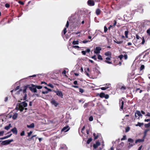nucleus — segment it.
Returning <instances> with one entry per match:
<instances>
[{"label": "nucleus", "instance_id": "obj_23", "mask_svg": "<svg viewBox=\"0 0 150 150\" xmlns=\"http://www.w3.org/2000/svg\"><path fill=\"white\" fill-rule=\"evenodd\" d=\"M144 125V123H140L139 122H138L137 124H136L135 126H139L140 127H141L143 126Z\"/></svg>", "mask_w": 150, "mask_h": 150}, {"label": "nucleus", "instance_id": "obj_37", "mask_svg": "<svg viewBox=\"0 0 150 150\" xmlns=\"http://www.w3.org/2000/svg\"><path fill=\"white\" fill-rule=\"evenodd\" d=\"M147 34L149 35L150 36V28H149L146 31Z\"/></svg>", "mask_w": 150, "mask_h": 150}, {"label": "nucleus", "instance_id": "obj_56", "mask_svg": "<svg viewBox=\"0 0 150 150\" xmlns=\"http://www.w3.org/2000/svg\"><path fill=\"white\" fill-rule=\"evenodd\" d=\"M136 38L137 40L139 39H141V38H140V37L137 35H136Z\"/></svg>", "mask_w": 150, "mask_h": 150}, {"label": "nucleus", "instance_id": "obj_24", "mask_svg": "<svg viewBox=\"0 0 150 150\" xmlns=\"http://www.w3.org/2000/svg\"><path fill=\"white\" fill-rule=\"evenodd\" d=\"M79 42L78 40H74L72 42L73 45H78Z\"/></svg>", "mask_w": 150, "mask_h": 150}, {"label": "nucleus", "instance_id": "obj_5", "mask_svg": "<svg viewBox=\"0 0 150 150\" xmlns=\"http://www.w3.org/2000/svg\"><path fill=\"white\" fill-rule=\"evenodd\" d=\"M101 48L99 47H96L95 50L94 51V53L96 54H98L100 52V51L101 50Z\"/></svg>", "mask_w": 150, "mask_h": 150}, {"label": "nucleus", "instance_id": "obj_39", "mask_svg": "<svg viewBox=\"0 0 150 150\" xmlns=\"http://www.w3.org/2000/svg\"><path fill=\"white\" fill-rule=\"evenodd\" d=\"M93 120V117L92 116H91L89 118V120L90 121H92Z\"/></svg>", "mask_w": 150, "mask_h": 150}, {"label": "nucleus", "instance_id": "obj_58", "mask_svg": "<svg viewBox=\"0 0 150 150\" xmlns=\"http://www.w3.org/2000/svg\"><path fill=\"white\" fill-rule=\"evenodd\" d=\"M96 55H94L93 56H92L91 58L92 59H94L95 60H96L97 59H96Z\"/></svg>", "mask_w": 150, "mask_h": 150}, {"label": "nucleus", "instance_id": "obj_38", "mask_svg": "<svg viewBox=\"0 0 150 150\" xmlns=\"http://www.w3.org/2000/svg\"><path fill=\"white\" fill-rule=\"evenodd\" d=\"M47 85L48 86H49L51 88H54V86L53 85H52V84H51L49 83V84H47Z\"/></svg>", "mask_w": 150, "mask_h": 150}, {"label": "nucleus", "instance_id": "obj_28", "mask_svg": "<svg viewBox=\"0 0 150 150\" xmlns=\"http://www.w3.org/2000/svg\"><path fill=\"white\" fill-rule=\"evenodd\" d=\"M105 96V94L103 93H101L100 94V97L101 98H103Z\"/></svg>", "mask_w": 150, "mask_h": 150}, {"label": "nucleus", "instance_id": "obj_61", "mask_svg": "<svg viewBox=\"0 0 150 150\" xmlns=\"http://www.w3.org/2000/svg\"><path fill=\"white\" fill-rule=\"evenodd\" d=\"M88 42H90V41H88V40H83V43H86Z\"/></svg>", "mask_w": 150, "mask_h": 150}, {"label": "nucleus", "instance_id": "obj_22", "mask_svg": "<svg viewBox=\"0 0 150 150\" xmlns=\"http://www.w3.org/2000/svg\"><path fill=\"white\" fill-rule=\"evenodd\" d=\"M135 113L136 114H137L139 117L142 116L141 112L139 111H137Z\"/></svg>", "mask_w": 150, "mask_h": 150}, {"label": "nucleus", "instance_id": "obj_4", "mask_svg": "<svg viewBox=\"0 0 150 150\" xmlns=\"http://www.w3.org/2000/svg\"><path fill=\"white\" fill-rule=\"evenodd\" d=\"M119 104L120 106V110H122L123 109L124 104V101L122 99L120 100Z\"/></svg>", "mask_w": 150, "mask_h": 150}, {"label": "nucleus", "instance_id": "obj_10", "mask_svg": "<svg viewBox=\"0 0 150 150\" xmlns=\"http://www.w3.org/2000/svg\"><path fill=\"white\" fill-rule=\"evenodd\" d=\"M69 128L68 126H66L64 127L62 130V132H67L69 130Z\"/></svg>", "mask_w": 150, "mask_h": 150}, {"label": "nucleus", "instance_id": "obj_54", "mask_svg": "<svg viewBox=\"0 0 150 150\" xmlns=\"http://www.w3.org/2000/svg\"><path fill=\"white\" fill-rule=\"evenodd\" d=\"M42 93L43 94H46L48 93V92L47 91H42Z\"/></svg>", "mask_w": 150, "mask_h": 150}, {"label": "nucleus", "instance_id": "obj_34", "mask_svg": "<svg viewBox=\"0 0 150 150\" xmlns=\"http://www.w3.org/2000/svg\"><path fill=\"white\" fill-rule=\"evenodd\" d=\"M98 59L100 60H102L103 59V58H102V56L100 54L98 55Z\"/></svg>", "mask_w": 150, "mask_h": 150}, {"label": "nucleus", "instance_id": "obj_32", "mask_svg": "<svg viewBox=\"0 0 150 150\" xmlns=\"http://www.w3.org/2000/svg\"><path fill=\"white\" fill-rule=\"evenodd\" d=\"M141 39H142V42H141V44H142V45H144V43H145V40H144V37H142V38H141Z\"/></svg>", "mask_w": 150, "mask_h": 150}, {"label": "nucleus", "instance_id": "obj_18", "mask_svg": "<svg viewBox=\"0 0 150 150\" xmlns=\"http://www.w3.org/2000/svg\"><path fill=\"white\" fill-rule=\"evenodd\" d=\"M11 127V124H9L8 126H6L5 127L4 129L8 130Z\"/></svg>", "mask_w": 150, "mask_h": 150}, {"label": "nucleus", "instance_id": "obj_12", "mask_svg": "<svg viewBox=\"0 0 150 150\" xmlns=\"http://www.w3.org/2000/svg\"><path fill=\"white\" fill-rule=\"evenodd\" d=\"M106 60H105L104 62L108 64H111L112 62H111L109 61H108L110 60L111 59L110 57H108L106 58Z\"/></svg>", "mask_w": 150, "mask_h": 150}, {"label": "nucleus", "instance_id": "obj_21", "mask_svg": "<svg viewBox=\"0 0 150 150\" xmlns=\"http://www.w3.org/2000/svg\"><path fill=\"white\" fill-rule=\"evenodd\" d=\"M18 115V114L17 113H15L14 115L13 116V120H15L16 119Z\"/></svg>", "mask_w": 150, "mask_h": 150}, {"label": "nucleus", "instance_id": "obj_35", "mask_svg": "<svg viewBox=\"0 0 150 150\" xmlns=\"http://www.w3.org/2000/svg\"><path fill=\"white\" fill-rule=\"evenodd\" d=\"M145 127L146 128H148L150 127V122L148 124H145Z\"/></svg>", "mask_w": 150, "mask_h": 150}, {"label": "nucleus", "instance_id": "obj_62", "mask_svg": "<svg viewBox=\"0 0 150 150\" xmlns=\"http://www.w3.org/2000/svg\"><path fill=\"white\" fill-rule=\"evenodd\" d=\"M69 26V23L68 21H67L66 26V27L68 28Z\"/></svg>", "mask_w": 150, "mask_h": 150}, {"label": "nucleus", "instance_id": "obj_49", "mask_svg": "<svg viewBox=\"0 0 150 150\" xmlns=\"http://www.w3.org/2000/svg\"><path fill=\"white\" fill-rule=\"evenodd\" d=\"M85 128V126H83L81 129V132L83 133H84V131Z\"/></svg>", "mask_w": 150, "mask_h": 150}, {"label": "nucleus", "instance_id": "obj_1", "mask_svg": "<svg viewBox=\"0 0 150 150\" xmlns=\"http://www.w3.org/2000/svg\"><path fill=\"white\" fill-rule=\"evenodd\" d=\"M28 104L25 101L21 103H19L18 106V109L21 112L23 111L24 109V108L26 107L27 106Z\"/></svg>", "mask_w": 150, "mask_h": 150}, {"label": "nucleus", "instance_id": "obj_63", "mask_svg": "<svg viewBox=\"0 0 150 150\" xmlns=\"http://www.w3.org/2000/svg\"><path fill=\"white\" fill-rule=\"evenodd\" d=\"M81 53L83 55H85L86 54V51H81Z\"/></svg>", "mask_w": 150, "mask_h": 150}, {"label": "nucleus", "instance_id": "obj_48", "mask_svg": "<svg viewBox=\"0 0 150 150\" xmlns=\"http://www.w3.org/2000/svg\"><path fill=\"white\" fill-rule=\"evenodd\" d=\"M108 30V28L106 26H105L104 27V32L106 33Z\"/></svg>", "mask_w": 150, "mask_h": 150}, {"label": "nucleus", "instance_id": "obj_9", "mask_svg": "<svg viewBox=\"0 0 150 150\" xmlns=\"http://www.w3.org/2000/svg\"><path fill=\"white\" fill-rule=\"evenodd\" d=\"M100 145V142L97 141L96 142V144H94L93 145V147L94 149H96Z\"/></svg>", "mask_w": 150, "mask_h": 150}, {"label": "nucleus", "instance_id": "obj_29", "mask_svg": "<svg viewBox=\"0 0 150 150\" xmlns=\"http://www.w3.org/2000/svg\"><path fill=\"white\" fill-rule=\"evenodd\" d=\"M19 86H17L16 87V88L14 89H13V90H12L11 91V92L12 93L13 91H16L17 90H18L19 89Z\"/></svg>", "mask_w": 150, "mask_h": 150}, {"label": "nucleus", "instance_id": "obj_55", "mask_svg": "<svg viewBox=\"0 0 150 150\" xmlns=\"http://www.w3.org/2000/svg\"><path fill=\"white\" fill-rule=\"evenodd\" d=\"M64 34L65 35L67 32L66 28H64L63 30Z\"/></svg>", "mask_w": 150, "mask_h": 150}, {"label": "nucleus", "instance_id": "obj_27", "mask_svg": "<svg viewBox=\"0 0 150 150\" xmlns=\"http://www.w3.org/2000/svg\"><path fill=\"white\" fill-rule=\"evenodd\" d=\"M61 148L62 149H64L66 150L67 149V147L66 146V145L64 144L62 145V146H61Z\"/></svg>", "mask_w": 150, "mask_h": 150}, {"label": "nucleus", "instance_id": "obj_60", "mask_svg": "<svg viewBox=\"0 0 150 150\" xmlns=\"http://www.w3.org/2000/svg\"><path fill=\"white\" fill-rule=\"evenodd\" d=\"M123 57L125 59H127V54H125Z\"/></svg>", "mask_w": 150, "mask_h": 150}, {"label": "nucleus", "instance_id": "obj_51", "mask_svg": "<svg viewBox=\"0 0 150 150\" xmlns=\"http://www.w3.org/2000/svg\"><path fill=\"white\" fill-rule=\"evenodd\" d=\"M72 47L75 49L79 48V47L78 46H73Z\"/></svg>", "mask_w": 150, "mask_h": 150}, {"label": "nucleus", "instance_id": "obj_45", "mask_svg": "<svg viewBox=\"0 0 150 150\" xmlns=\"http://www.w3.org/2000/svg\"><path fill=\"white\" fill-rule=\"evenodd\" d=\"M122 42H123L122 41H117L115 42L117 44H121L122 43Z\"/></svg>", "mask_w": 150, "mask_h": 150}, {"label": "nucleus", "instance_id": "obj_33", "mask_svg": "<svg viewBox=\"0 0 150 150\" xmlns=\"http://www.w3.org/2000/svg\"><path fill=\"white\" fill-rule=\"evenodd\" d=\"M92 140V139L91 138L89 139L87 141V144H89L90 142Z\"/></svg>", "mask_w": 150, "mask_h": 150}, {"label": "nucleus", "instance_id": "obj_40", "mask_svg": "<svg viewBox=\"0 0 150 150\" xmlns=\"http://www.w3.org/2000/svg\"><path fill=\"white\" fill-rule=\"evenodd\" d=\"M144 65H142L141 67H140V70H142L143 69H144Z\"/></svg>", "mask_w": 150, "mask_h": 150}, {"label": "nucleus", "instance_id": "obj_11", "mask_svg": "<svg viewBox=\"0 0 150 150\" xmlns=\"http://www.w3.org/2000/svg\"><path fill=\"white\" fill-rule=\"evenodd\" d=\"M148 57V54L146 53L145 54H144L143 57V60L145 61L147 60Z\"/></svg>", "mask_w": 150, "mask_h": 150}, {"label": "nucleus", "instance_id": "obj_64", "mask_svg": "<svg viewBox=\"0 0 150 150\" xmlns=\"http://www.w3.org/2000/svg\"><path fill=\"white\" fill-rule=\"evenodd\" d=\"M146 116L150 117V113L149 112H147V114L146 115Z\"/></svg>", "mask_w": 150, "mask_h": 150}, {"label": "nucleus", "instance_id": "obj_42", "mask_svg": "<svg viewBox=\"0 0 150 150\" xmlns=\"http://www.w3.org/2000/svg\"><path fill=\"white\" fill-rule=\"evenodd\" d=\"M123 57V55L122 54H121L120 56H119L118 58H119L120 60H122V59Z\"/></svg>", "mask_w": 150, "mask_h": 150}, {"label": "nucleus", "instance_id": "obj_14", "mask_svg": "<svg viewBox=\"0 0 150 150\" xmlns=\"http://www.w3.org/2000/svg\"><path fill=\"white\" fill-rule=\"evenodd\" d=\"M51 103L52 105H54L55 107L57 106V105L58 104L54 100H52L51 101Z\"/></svg>", "mask_w": 150, "mask_h": 150}, {"label": "nucleus", "instance_id": "obj_2", "mask_svg": "<svg viewBox=\"0 0 150 150\" xmlns=\"http://www.w3.org/2000/svg\"><path fill=\"white\" fill-rule=\"evenodd\" d=\"M13 141V140H7L3 141L1 142V144L2 145H7Z\"/></svg>", "mask_w": 150, "mask_h": 150}, {"label": "nucleus", "instance_id": "obj_30", "mask_svg": "<svg viewBox=\"0 0 150 150\" xmlns=\"http://www.w3.org/2000/svg\"><path fill=\"white\" fill-rule=\"evenodd\" d=\"M93 135V136L94 137V139H96L98 138V135H96V134L95 133H94Z\"/></svg>", "mask_w": 150, "mask_h": 150}, {"label": "nucleus", "instance_id": "obj_25", "mask_svg": "<svg viewBox=\"0 0 150 150\" xmlns=\"http://www.w3.org/2000/svg\"><path fill=\"white\" fill-rule=\"evenodd\" d=\"M33 87H35L36 88L38 89H41L42 88V86H36L35 85H33Z\"/></svg>", "mask_w": 150, "mask_h": 150}, {"label": "nucleus", "instance_id": "obj_46", "mask_svg": "<svg viewBox=\"0 0 150 150\" xmlns=\"http://www.w3.org/2000/svg\"><path fill=\"white\" fill-rule=\"evenodd\" d=\"M126 89V87L123 86H122L120 88V89L121 90H125Z\"/></svg>", "mask_w": 150, "mask_h": 150}, {"label": "nucleus", "instance_id": "obj_57", "mask_svg": "<svg viewBox=\"0 0 150 150\" xmlns=\"http://www.w3.org/2000/svg\"><path fill=\"white\" fill-rule=\"evenodd\" d=\"M27 96L26 94H25L23 98V100H26Z\"/></svg>", "mask_w": 150, "mask_h": 150}, {"label": "nucleus", "instance_id": "obj_13", "mask_svg": "<svg viewBox=\"0 0 150 150\" xmlns=\"http://www.w3.org/2000/svg\"><path fill=\"white\" fill-rule=\"evenodd\" d=\"M11 131L13 132V133L15 134H17V130L16 127H14L13 129H12L11 130Z\"/></svg>", "mask_w": 150, "mask_h": 150}, {"label": "nucleus", "instance_id": "obj_36", "mask_svg": "<svg viewBox=\"0 0 150 150\" xmlns=\"http://www.w3.org/2000/svg\"><path fill=\"white\" fill-rule=\"evenodd\" d=\"M136 91L137 92H139V93H141L142 91V90H140L139 88H136Z\"/></svg>", "mask_w": 150, "mask_h": 150}, {"label": "nucleus", "instance_id": "obj_3", "mask_svg": "<svg viewBox=\"0 0 150 150\" xmlns=\"http://www.w3.org/2000/svg\"><path fill=\"white\" fill-rule=\"evenodd\" d=\"M94 1H98V0H88L87 1V4L89 6H93L95 4Z\"/></svg>", "mask_w": 150, "mask_h": 150}, {"label": "nucleus", "instance_id": "obj_50", "mask_svg": "<svg viewBox=\"0 0 150 150\" xmlns=\"http://www.w3.org/2000/svg\"><path fill=\"white\" fill-rule=\"evenodd\" d=\"M32 133H33V132L31 131H30L28 133V137H30L31 135V134H32Z\"/></svg>", "mask_w": 150, "mask_h": 150}, {"label": "nucleus", "instance_id": "obj_52", "mask_svg": "<svg viewBox=\"0 0 150 150\" xmlns=\"http://www.w3.org/2000/svg\"><path fill=\"white\" fill-rule=\"evenodd\" d=\"M4 133V131H1L0 132V136H2Z\"/></svg>", "mask_w": 150, "mask_h": 150}, {"label": "nucleus", "instance_id": "obj_43", "mask_svg": "<svg viewBox=\"0 0 150 150\" xmlns=\"http://www.w3.org/2000/svg\"><path fill=\"white\" fill-rule=\"evenodd\" d=\"M126 139V135H124L123 136V137L121 138V140H123Z\"/></svg>", "mask_w": 150, "mask_h": 150}, {"label": "nucleus", "instance_id": "obj_7", "mask_svg": "<svg viewBox=\"0 0 150 150\" xmlns=\"http://www.w3.org/2000/svg\"><path fill=\"white\" fill-rule=\"evenodd\" d=\"M124 20L126 21L127 22H128L130 20H131L132 19V17H129L127 16L126 15H125L124 16Z\"/></svg>", "mask_w": 150, "mask_h": 150}, {"label": "nucleus", "instance_id": "obj_59", "mask_svg": "<svg viewBox=\"0 0 150 150\" xmlns=\"http://www.w3.org/2000/svg\"><path fill=\"white\" fill-rule=\"evenodd\" d=\"M130 129V128L129 127H127V128L126 129V132H128Z\"/></svg>", "mask_w": 150, "mask_h": 150}, {"label": "nucleus", "instance_id": "obj_53", "mask_svg": "<svg viewBox=\"0 0 150 150\" xmlns=\"http://www.w3.org/2000/svg\"><path fill=\"white\" fill-rule=\"evenodd\" d=\"M105 99H108L109 97V96L108 94H105V96L104 97Z\"/></svg>", "mask_w": 150, "mask_h": 150}, {"label": "nucleus", "instance_id": "obj_47", "mask_svg": "<svg viewBox=\"0 0 150 150\" xmlns=\"http://www.w3.org/2000/svg\"><path fill=\"white\" fill-rule=\"evenodd\" d=\"M10 5L8 3H6L5 4V7L7 8H9L10 7Z\"/></svg>", "mask_w": 150, "mask_h": 150}, {"label": "nucleus", "instance_id": "obj_6", "mask_svg": "<svg viewBox=\"0 0 150 150\" xmlns=\"http://www.w3.org/2000/svg\"><path fill=\"white\" fill-rule=\"evenodd\" d=\"M54 92L56 93L57 95L60 97L61 98H63V95L61 91H54Z\"/></svg>", "mask_w": 150, "mask_h": 150}, {"label": "nucleus", "instance_id": "obj_15", "mask_svg": "<svg viewBox=\"0 0 150 150\" xmlns=\"http://www.w3.org/2000/svg\"><path fill=\"white\" fill-rule=\"evenodd\" d=\"M107 85H108L107 87H104L101 88V89L102 90H105L106 89L110 87V85L109 84H107Z\"/></svg>", "mask_w": 150, "mask_h": 150}, {"label": "nucleus", "instance_id": "obj_19", "mask_svg": "<svg viewBox=\"0 0 150 150\" xmlns=\"http://www.w3.org/2000/svg\"><path fill=\"white\" fill-rule=\"evenodd\" d=\"M105 55L106 56L111 57V53L110 52L108 51L105 53Z\"/></svg>", "mask_w": 150, "mask_h": 150}, {"label": "nucleus", "instance_id": "obj_17", "mask_svg": "<svg viewBox=\"0 0 150 150\" xmlns=\"http://www.w3.org/2000/svg\"><path fill=\"white\" fill-rule=\"evenodd\" d=\"M35 127V125L34 123H32L30 125H27V127L28 128H33Z\"/></svg>", "mask_w": 150, "mask_h": 150}, {"label": "nucleus", "instance_id": "obj_41", "mask_svg": "<svg viewBox=\"0 0 150 150\" xmlns=\"http://www.w3.org/2000/svg\"><path fill=\"white\" fill-rule=\"evenodd\" d=\"M79 91L81 93H82L84 92V91L83 89L81 88H80L79 89Z\"/></svg>", "mask_w": 150, "mask_h": 150}, {"label": "nucleus", "instance_id": "obj_20", "mask_svg": "<svg viewBox=\"0 0 150 150\" xmlns=\"http://www.w3.org/2000/svg\"><path fill=\"white\" fill-rule=\"evenodd\" d=\"M100 12H101V11L99 8H97L96 10V14L97 15H99L100 14Z\"/></svg>", "mask_w": 150, "mask_h": 150}, {"label": "nucleus", "instance_id": "obj_44", "mask_svg": "<svg viewBox=\"0 0 150 150\" xmlns=\"http://www.w3.org/2000/svg\"><path fill=\"white\" fill-rule=\"evenodd\" d=\"M25 135V131H22L20 134L21 136H23Z\"/></svg>", "mask_w": 150, "mask_h": 150}, {"label": "nucleus", "instance_id": "obj_26", "mask_svg": "<svg viewBox=\"0 0 150 150\" xmlns=\"http://www.w3.org/2000/svg\"><path fill=\"white\" fill-rule=\"evenodd\" d=\"M128 142L131 143H133L134 142V140L133 139H132L131 138H129L128 139Z\"/></svg>", "mask_w": 150, "mask_h": 150}, {"label": "nucleus", "instance_id": "obj_8", "mask_svg": "<svg viewBox=\"0 0 150 150\" xmlns=\"http://www.w3.org/2000/svg\"><path fill=\"white\" fill-rule=\"evenodd\" d=\"M33 85H32V87H30V90L34 93H36L37 92V90L35 87H33Z\"/></svg>", "mask_w": 150, "mask_h": 150}, {"label": "nucleus", "instance_id": "obj_31", "mask_svg": "<svg viewBox=\"0 0 150 150\" xmlns=\"http://www.w3.org/2000/svg\"><path fill=\"white\" fill-rule=\"evenodd\" d=\"M128 31H125V37L126 38H128Z\"/></svg>", "mask_w": 150, "mask_h": 150}, {"label": "nucleus", "instance_id": "obj_16", "mask_svg": "<svg viewBox=\"0 0 150 150\" xmlns=\"http://www.w3.org/2000/svg\"><path fill=\"white\" fill-rule=\"evenodd\" d=\"M144 139H143L142 138V139H139L136 140L135 143L136 144H137L138 142L140 143V142H144Z\"/></svg>", "mask_w": 150, "mask_h": 150}]
</instances>
